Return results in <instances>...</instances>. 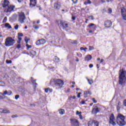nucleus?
Instances as JSON below:
<instances>
[{
  "label": "nucleus",
  "instance_id": "nucleus-1",
  "mask_svg": "<svg viewBox=\"0 0 126 126\" xmlns=\"http://www.w3.org/2000/svg\"><path fill=\"white\" fill-rule=\"evenodd\" d=\"M126 71L121 69L119 71V84L120 85H124L126 83Z\"/></svg>",
  "mask_w": 126,
  "mask_h": 126
},
{
  "label": "nucleus",
  "instance_id": "nucleus-2",
  "mask_svg": "<svg viewBox=\"0 0 126 126\" xmlns=\"http://www.w3.org/2000/svg\"><path fill=\"white\" fill-rule=\"evenodd\" d=\"M125 120H126V117L124 115L119 114L116 118L117 123L120 126H126V122Z\"/></svg>",
  "mask_w": 126,
  "mask_h": 126
},
{
  "label": "nucleus",
  "instance_id": "nucleus-3",
  "mask_svg": "<svg viewBox=\"0 0 126 126\" xmlns=\"http://www.w3.org/2000/svg\"><path fill=\"white\" fill-rule=\"evenodd\" d=\"M15 40L13 39L11 37H8L6 38L5 41V46L6 47H11L15 44Z\"/></svg>",
  "mask_w": 126,
  "mask_h": 126
},
{
  "label": "nucleus",
  "instance_id": "nucleus-4",
  "mask_svg": "<svg viewBox=\"0 0 126 126\" xmlns=\"http://www.w3.org/2000/svg\"><path fill=\"white\" fill-rule=\"evenodd\" d=\"M25 14L24 13L22 12L19 14V21L20 23H24V20H25Z\"/></svg>",
  "mask_w": 126,
  "mask_h": 126
},
{
  "label": "nucleus",
  "instance_id": "nucleus-5",
  "mask_svg": "<svg viewBox=\"0 0 126 126\" xmlns=\"http://www.w3.org/2000/svg\"><path fill=\"white\" fill-rule=\"evenodd\" d=\"M116 119H115V116H114V114H111L110 117V120L109 123L111 125H112V126H116Z\"/></svg>",
  "mask_w": 126,
  "mask_h": 126
},
{
  "label": "nucleus",
  "instance_id": "nucleus-6",
  "mask_svg": "<svg viewBox=\"0 0 126 126\" xmlns=\"http://www.w3.org/2000/svg\"><path fill=\"white\" fill-rule=\"evenodd\" d=\"M89 126H99V122L95 120H91L89 122Z\"/></svg>",
  "mask_w": 126,
  "mask_h": 126
},
{
  "label": "nucleus",
  "instance_id": "nucleus-7",
  "mask_svg": "<svg viewBox=\"0 0 126 126\" xmlns=\"http://www.w3.org/2000/svg\"><path fill=\"white\" fill-rule=\"evenodd\" d=\"M56 86L59 87V88H62L63 85V81L61 79L56 80V83H55Z\"/></svg>",
  "mask_w": 126,
  "mask_h": 126
},
{
  "label": "nucleus",
  "instance_id": "nucleus-8",
  "mask_svg": "<svg viewBox=\"0 0 126 126\" xmlns=\"http://www.w3.org/2000/svg\"><path fill=\"white\" fill-rule=\"evenodd\" d=\"M36 46H41V45H44V44H46V40L44 39H40L36 41L35 43Z\"/></svg>",
  "mask_w": 126,
  "mask_h": 126
},
{
  "label": "nucleus",
  "instance_id": "nucleus-9",
  "mask_svg": "<svg viewBox=\"0 0 126 126\" xmlns=\"http://www.w3.org/2000/svg\"><path fill=\"white\" fill-rule=\"evenodd\" d=\"M71 124L72 126H79V122L75 119H70Z\"/></svg>",
  "mask_w": 126,
  "mask_h": 126
},
{
  "label": "nucleus",
  "instance_id": "nucleus-10",
  "mask_svg": "<svg viewBox=\"0 0 126 126\" xmlns=\"http://www.w3.org/2000/svg\"><path fill=\"white\" fill-rule=\"evenodd\" d=\"M15 6L14 5H8V7L4 10L5 12H11L14 9Z\"/></svg>",
  "mask_w": 126,
  "mask_h": 126
},
{
  "label": "nucleus",
  "instance_id": "nucleus-11",
  "mask_svg": "<svg viewBox=\"0 0 126 126\" xmlns=\"http://www.w3.org/2000/svg\"><path fill=\"white\" fill-rule=\"evenodd\" d=\"M121 14L123 19L126 20V9L125 7L121 8Z\"/></svg>",
  "mask_w": 126,
  "mask_h": 126
},
{
  "label": "nucleus",
  "instance_id": "nucleus-12",
  "mask_svg": "<svg viewBox=\"0 0 126 126\" xmlns=\"http://www.w3.org/2000/svg\"><path fill=\"white\" fill-rule=\"evenodd\" d=\"M9 5V1L7 0H4L3 3H2V7L4 8V10L6 9L7 7Z\"/></svg>",
  "mask_w": 126,
  "mask_h": 126
},
{
  "label": "nucleus",
  "instance_id": "nucleus-13",
  "mask_svg": "<svg viewBox=\"0 0 126 126\" xmlns=\"http://www.w3.org/2000/svg\"><path fill=\"white\" fill-rule=\"evenodd\" d=\"M104 26L107 28H109V27H111L112 26V22L111 21H107L104 23Z\"/></svg>",
  "mask_w": 126,
  "mask_h": 126
},
{
  "label": "nucleus",
  "instance_id": "nucleus-14",
  "mask_svg": "<svg viewBox=\"0 0 126 126\" xmlns=\"http://www.w3.org/2000/svg\"><path fill=\"white\" fill-rule=\"evenodd\" d=\"M30 2L31 7H34L37 3V1L36 0H30Z\"/></svg>",
  "mask_w": 126,
  "mask_h": 126
},
{
  "label": "nucleus",
  "instance_id": "nucleus-15",
  "mask_svg": "<svg viewBox=\"0 0 126 126\" xmlns=\"http://www.w3.org/2000/svg\"><path fill=\"white\" fill-rule=\"evenodd\" d=\"M12 92H11V91H9L7 92V91H5L3 93H0L1 95H8V96H10V95H11Z\"/></svg>",
  "mask_w": 126,
  "mask_h": 126
},
{
  "label": "nucleus",
  "instance_id": "nucleus-16",
  "mask_svg": "<svg viewBox=\"0 0 126 126\" xmlns=\"http://www.w3.org/2000/svg\"><path fill=\"white\" fill-rule=\"evenodd\" d=\"M54 8L57 10H59L61 8V3H55L54 4Z\"/></svg>",
  "mask_w": 126,
  "mask_h": 126
},
{
  "label": "nucleus",
  "instance_id": "nucleus-17",
  "mask_svg": "<svg viewBox=\"0 0 126 126\" xmlns=\"http://www.w3.org/2000/svg\"><path fill=\"white\" fill-rule=\"evenodd\" d=\"M60 24L62 25L63 28H67L68 25L67 23H63V21H60Z\"/></svg>",
  "mask_w": 126,
  "mask_h": 126
},
{
  "label": "nucleus",
  "instance_id": "nucleus-18",
  "mask_svg": "<svg viewBox=\"0 0 126 126\" xmlns=\"http://www.w3.org/2000/svg\"><path fill=\"white\" fill-rule=\"evenodd\" d=\"M99 108L98 107L94 108L93 109L92 113L93 114H97V113H99Z\"/></svg>",
  "mask_w": 126,
  "mask_h": 126
},
{
  "label": "nucleus",
  "instance_id": "nucleus-19",
  "mask_svg": "<svg viewBox=\"0 0 126 126\" xmlns=\"http://www.w3.org/2000/svg\"><path fill=\"white\" fill-rule=\"evenodd\" d=\"M91 59H92V56L90 55H88L85 57V60L88 62L89 61H90Z\"/></svg>",
  "mask_w": 126,
  "mask_h": 126
},
{
  "label": "nucleus",
  "instance_id": "nucleus-20",
  "mask_svg": "<svg viewBox=\"0 0 126 126\" xmlns=\"http://www.w3.org/2000/svg\"><path fill=\"white\" fill-rule=\"evenodd\" d=\"M1 113H3V114H9V113H10V111L8 110L3 109L1 111Z\"/></svg>",
  "mask_w": 126,
  "mask_h": 126
},
{
  "label": "nucleus",
  "instance_id": "nucleus-21",
  "mask_svg": "<svg viewBox=\"0 0 126 126\" xmlns=\"http://www.w3.org/2000/svg\"><path fill=\"white\" fill-rule=\"evenodd\" d=\"M59 114L60 115H64V110L61 109L59 110Z\"/></svg>",
  "mask_w": 126,
  "mask_h": 126
},
{
  "label": "nucleus",
  "instance_id": "nucleus-22",
  "mask_svg": "<svg viewBox=\"0 0 126 126\" xmlns=\"http://www.w3.org/2000/svg\"><path fill=\"white\" fill-rule=\"evenodd\" d=\"M87 1L84 2V4L87 5V4H91L92 3V2L90 1V0H86Z\"/></svg>",
  "mask_w": 126,
  "mask_h": 126
},
{
  "label": "nucleus",
  "instance_id": "nucleus-23",
  "mask_svg": "<svg viewBox=\"0 0 126 126\" xmlns=\"http://www.w3.org/2000/svg\"><path fill=\"white\" fill-rule=\"evenodd\" d=\"M5 27H7L8 28V29H11V26H10V25L8 23H6L5 24Z\"/></svg>",
  "mask_w": 126,
  "mask_h": 126
},
{
  "label": "nucleus",
  "instance_id": "nucleus-24",
  "mask_svg": "<svg viewBox=\"0 0 126 126\" xmlns=\"http://www.w3.org/2000/svg\"><path fill=\"white\" fill-rule=\"evenodd\" d=\"M89 84H90V85H91V84H92V83H93V79H89L88 78H87Z\"/></svg>",
  "mask_w": 126,
  "mask_h": 126
},
{
  "label": "nucleus",
  "instance_id": "nucleus-25",
  "mask_svg": "<svg viewBox=\"0 0 126 126\" xmlns=\"http://www.w3.org/2000/svg\"><path fill=\"white\" fill-rule=\"evenodd\" d=\"M25 41L26 44H27V43H28V42H29V41H30V38H28V37H27V36H26L25 37Z\"/></svg>",
  "mask_w": 126,
  "mask_h": 126
},
{
  "label": "nucleus",
  "instance_id": "nucleus-26",
  "mask_svg": "<svg viewBox=\"0 0 126 126\" xmlns=\"http://www.w3.org/2000/svg\"><path fill=\"white\" fill-rule=\"evenodd\" d=\"M31 55H32V56H36V51H33V50H32L31 51Z\"/></svg>",
  "mask_w": 126,
  "mask_h": 126
},
{
  "label": "nucleus",
  "instance_id": "nucleus-27",
  "mask_svg": "<svg viewBox=\"0 0 126 126\" xmlns=\"http://www.w3.org/2000/svg\"><path fill=\"white\" fill-rule=\"evenodd\" d=\"M81 51H84L85 52H86V50H88V48L85 47V48L83 47H81L80 48Z\"/></svg>",
  "mask_w": 126,
  "mask_h": 126
},
{
  "label": "nucleus",
  "instance_id": "nucleus-28",
  "mask_svg": "<svg viewBox=\"0 0 126 126\" xmlns=\"http://www.w3.org/2000/svg\"><path fill=\"white\" fill-rule=\"evenodd\" d=\"M36 80L33 81V78H32V82L34 84V85H37V83H35Z\"/></svg>",
  "mask_w": 126,
  "mask_h": 126
},
{
  "label": "nucleus",
  "instance_id": "nucleus-29",
  "mask_svg": "<svg viewBox=\"0 0 126 126\" xmlns=\"http://www.w3.org/2000/svg\"><path fill=\"white\" fill-rule=\"evenodd\" d=\"M33 28L35 30H38V29H39V26H38L37 25H34V26H33Z\"/></svg>",
  "mask_w": 126,
  "mask_h": 126
},
{
  "label": "nucleus",
  "instance_id": "nucleus-30",
  "mask_svg": "<svg viewBox=\"0 0 126 126\" xmlns=\"http://www.w3.org/2000/svg\"><path fill=\"white\" fill-rule=\"evenodd\" d=\"M89 27H92V26H94L93 27V28H95L96 27L95 26V24H90L89 26H88Z\"/></svg>",
  "mask_w": 126,
  "mask_h": 126
},
{
  "label": "nucleus",
  "instance_id": "nucleus-31",
  "mask_svg": "<svg viewBox=\"0 0 126 126\" xmlns=\"http://www.w3.org/2000/svg\"><path fill=\"white\" fill-rule=\"evenodd\" d=\"M89 51H93V50H94V47L89 46Z\"/></svg>",
  "mask_w": 126,
  "mask_h": 126
},
{
  "label": "nucleus",
  "instance_id": "nucleus-32",
  "mask_svg": "<svg viewBox=\"0 0 126 126\" xmlns=\"http://www.w3.org/2000/svg\"><path fill=\"white\" fill-rule=\"evenodd\" d=\"M26 47H27V50H28L29 49H31V48H32V46L29 45L28 44H26Z\"/></svg>",
  "mask_w": 126,
  "mask_h": 126
},
{
  "label": "nucleus",
  "instance_id": "nucleus-33",
  "mask_svg": "<svg viewBox=\"0 0 126 126\" xmlns=\"http://www.w3.org/2000/svg\"><path fill=\"white\" fill-rule=\"evenodd\" d=\"M4 82L2 81H0V86H4Z\"/></svg>",
  "mask_w": 126,
  "mask_h": 126
},
{
  "label": "nucleus",
  "instance_id": "nucleus-34",
  "mask_svg": "<svg viewBox=\"0 0 126 126\" xmlns=\"http://www.w3.org/2000/svg\"><path fill=\"white\" fill-rule=\"evenodd\" d=\"M89 19H92V20H94V17L93 16H90L88 17Z\"/></svg>",
  "mask_w": 126,
  "mask_h": 126
},
{
  "label": "nucleus",
  "instance_id": "nucleus-35",
  "mask_svg": "<svg viewBox=\"0 0 126 126\" xmlns=\"http://www.w3.org/2000/svg\"><path fill=\"white\" fill-rule=\"evenodd\" d=\"M19 27V26H18V25H16L14 27V29H15V30H18Z\"/></svg>",
  "mask_w": 126,
  "mask_h": 126
},
{
  "label": "nucleus",
  "instance_id": "nucleus-36",
  "mask_svg": "<svg viewBox=\"0 0 126 126\" xmlns=\"http://www.w3.org/2000/svg\"><path fill=\"white\" fill-rule=\"evenodd\" d=\"M6 63H12V61H11V60H6Z\"/></svg>",
  "mask_w": 126,
  "mask_h": 126
},
{
  "label": "nucleus",
  "instance_id": "nucleus-37",
  "mask_svg": "<svg viewBox=\"0 0 126 126\" xmlns=\"http://www.w3.org/2000/svg\"><path fill=\"white\" fill-rule=\"evenodd\" d=\"M50 90V88H48L45 89V92L46 93H48L49 92V90Z\"/></svg>",
  "mask_w": 126,
  "mask_h": 126
},
{
  "label": "nucleus",
  "instance_id": "nucleus-38",
  "mask_svg": "<svg viewBox=\"0 0 126 126\" xmlns=\"http://www.w3.org/2000/svg\"><path fill=\"white\" fill-rule=\"evenodd\" d=\"M18 35L19 37H23V33H19Z\"/></svg>",
  "mask_w": 126,
  "mask_h": 126
},
{
  "label": "nucleus",
  "instance_id": "nucleus-39",
  "mask_svg": "<svg viewBox=\"0 0 126 126\" xmlns=\"http://www.w3.org/2000/svg\"><path fill=\"white\" fill-rule=\"evenodd\" d=\"M82 114L81 112H79L78 111H76V115H78L79 116Z\"/></svg>",
  "mask_w": 126,
  "mask_h": 126
},
{
  "label": "nucleus",
  "instance_id": "nucleus-40",
  "mask_svg": "<svg viewBox=\"0 0 126 126\" xmlns=\"http://www.w3.org/2000/svg\"><path fill=\"white\" fill-rule=\"evenodd\" d=\"M6 20H7V18L5 17L3 19V22H6Z\"/></svg>",
  "mask_w": 126,
  "mask_h": 126
},
{
  "label": "nucleus",
  "instance_id": "nucleus-41",
  "mask_svg": "<svg viewBox=\"0 0 126 126\" xmlns=\"http://www.w3.org/2000/svg\"><path fill=\"white\" fill-rule=\"evenodd\" d=\"M18 98H19V95H16L15 96V99H16V100H17V99H18Z\"/></svg>",
  "mask_w": 126,
  "mask_h": 126
},
{
  "label": "nucleus",
  "instance_id": "nucleus-42",
  "mask_svg": "<svg viewBox=\"0 0 126 126\" xmlns=\"http://www.w3.org/2000/svg\"><path fill=\"white\" fill-rule=\"evenodd\" d=\"M21 48V45L20 44H18L17 45V49H20Z\"/></svg>",
  "mask_w": 126,
  "mask_h": 126
},
{
  "label": "nucleus",
  "instance_id": "nucleus-43",
  "mask_svg": "<svg viewBox=\"0 0 126 126\" xmlns=\"http://www.w3.org/2000/svg\"><path fill=\"white\" fill-rule=\"evenodd\" d=\"M84 94L85 95H88V94H89V92L86 91L84 92Z\"/></svg>",
  "mask_w": 126,
  "mask_h": 126
},
{
  "label": "nucleus",
  "instance_id": "nucleus-44",
  "mask_svg": "<svg viewBox=\"0 0 126 126\" xmlns=\"http://www.w3.org/2000/svg\"><path fill=\"white\" fill-rule=\"evenodd\" d=\"M72 1L73 2V3H77V0H72Z\"/></svg>",
  "mask_w": 126,
  "mask_h": 126
},
{
  "label": "nucleus",
  "instance_id": "nucleus-45",
  "mask_svg": "<svg viewBox=\"0 0 126 126\" xmlns=\"http://www.w3.org/2000/svg\"><path fill=\"white\" fill-rule=\"evenodd\" d=\"M81 94V93H79L78 94L77 97L78 98H80V94Z\"/></svg>",
  "mask_w": 126,
  "mask_h": 126
},
{
  "label": "nucleus",
  "instance_id": "nucleus-46",
  "mask_svg": "<svg viewBox=\"0 0 126 126\" xmlns=\"http://www.w3.org/2000/svg\"><path fill=\"white\" fill-rule=\"evenodd\" d=\"M109 13H112V9H108Z\"/></svg>",
  "mask_w": 126,
  "mask_h": 126
},
{
  "label": "nucleus",
  "instance_id": "nucleus-47",
  "mask_svg": "<svg viewBox=\"0 0 126 126\" xmlns=\"http://www.w3.org/2000/svg\"><path fill=\"white\" fill-rule=\"evenodd\" d=\"M93 101L94 103H97V100H95L94 98H93Z\"/></svg>",
  "mask_w": 126,
  "mask_h": 126
},
{
  "label": "nucleus",
  "instance_id": "nucleus-48",
  "mask_svg": "<svg viewBox=\"0 0 126 126\" xmlns=\"http://www.w3.org/2000/svg\"><path fill=\"white\" fill-rule=\"evenodd\" d=\"M81 104H82V105H84L85 104V101L83 100L81 102Z\"/></svg>",
  "mask_w": 126,
  "mask_h": 126
},
{
  "label": "nucleus",
  "instance_id": "nucleus-49",
  "mask_svg": "<svg viewBox=\"0 0 126 126\" xmlns=\"http://www.w3.org/2000/svg\"><path fill=\"white\" fill-rule=\"evenodd\" d=\"M89 67H90V68H92V67H93V64H90L89 65Z\"/></svg>",
  "mask_w": 126,
  "mask_h": 126
},
{
  "label": "nucleus",
  "instance_id": "nucleus-50",
  "mask_svg": "<svg viewBox=\"0 0 126 126\" xmlns=\"http://www.w3.org/2000/svg\"><path fill=\"white\" fill-rule=\"evenodd\" d=\"M72 43H73V44H77V41L75 40V41H74L73 42H72Z\"/></svg>",
  "mask_w": 126,
  "mask_h": 126
},
{
  "label": "nucleus",
  "instance_id": "nucleus-51",
  "mask_svg": "<svg viewBox=\"0 0 126 126\" xmlns=\"http://www.w3.org/2000/svg\"><path fill=\"white\" fill-rule=\"evenodd\" d=\"M49 92H50V93H51L53 92V90L49 88Z\"/></svg>",
  "mask_w": 126,
  "mask_h": 126
},
{
  "label": "nucleus",
  "instance_id": "nucleus-52",
  "mask_svg": "<svg viewBox=\"0 0 126 126\" xmlns=\"http://www.w3.org/2000/svg\"><path fill=\"white\" fill-rule=\"evenodd\" d=\"M18 40H19V41H21V40H22V38L21 37H18Z\"/></svg>",
  "mask_w": 126,
  "mask_h": 126
},
{
  "label": "nucleus",
  "instance_id": "nucleus-53",
  "mask_svg": "<svg viewBox=\"0 0 126 126\" xmlns=\"http://www.w3.org/2000/svg\"><path fill=\"white\" fill-rule=\"evenodd\" d=\"M21 42V41L20 40H19V39H18V40L17 41V42L18 44H20Z\"/></svg>",
  "mask_w": 126,
  "mask_h": 126
},
{
  "label": "nucleus",
  "instance_id": "nucleus-54",
  "mask_svg": "<svg viewBox=\"0 0 126 126\" xmlns=\"http://www.w3.org/2000/svg\"><path fill=\"white\" fill-rule=\"evenodd\" d=\"M103 62H104V59H101L100 63H103Z\"/></svg>",
  "mask_w": 126,
  "mask_h": 126
},
{
  "label": "nucleus",
  "instance_id": "nucleus-55",
  "mask_svg": "<svg viewBox=\"0 0 126 126\" xmlns=\"http://www.w3.org/2000/svg\"><path fill=\"white\" fill-rule=\"evenodd\" d=\"M72 20H75V17H72Z\"/></svg>",
  "mask_w": 126,
  "mask_h": 126
},
{
  "label": "nucleus",
  "instance_id": "nucleus-56",
  "mask_svg": "<svg viewBox=\"0 0 126 126\" xmlns=\"http://www.w3.org/2000/svg\"><path fill=\"white\" fill-rule=\"evenodd\" d=\"M4 97L2 96L1 95H0V99H3Z\"/></svg>",
  "mask_w": 126,
  "mask_h": 126
},
{
  "label": "nucleus",
  "instance_id": "nucleus-57",
  "mask_svg": "<svg viewBox=\"0 0 126 126\" xmlns=\"http://www.w3.org/2000/svg\"><path fill=\"white\" fill-rule=\"evenodd\" d=\"M16 117V115H12V118H15Z\"/></svg>",
  "mask_w": 126,
  "mask_h": 126
},
{
  "label": "nucleus",
  "instance_id": "nucleus-58",
  "mask_svg": "<svg viewBox=\"0 0 126 126\" xmlns=\"http://www.w3.org/2000/svg\"><path fill=\"white\" fill-rule=\"evenodd\" d=\"M101 2L104 3V2H105V0H101Z\"/></svg>",
  "mask_w": 126,
  "mask_h": 126
},
{
  "label": "nucleus",
  "instance_id": "nucleus-59",
  "mask_svg": "<svg viewBox=\"0 0 126 126\" xmlns=\"http://www.w3.org/2000/svg\"><path fill=\"white\" fill-rule=\"evenodd\" d=\"M72 98H73V99H75L76 98V97L74 95L72 96Z\"/></svg>",
  "mask_w": 126,
  "mask_h": 126
},
{
  "label": "nucleus",
  "instance_id": "nucleus-60",
  "mask_svg": "<svg viewBox=\"0 0 126 126\" xmlns=\"http://www.w3.org/2000/svg\"><path fill=\"white\" fill-rule=\"evenodd\" d=\"M79 116L80 119H82V115L81 114V115H79Z\"/></svg>",
  "mask_w": 126,
  "mask_h": 126
},
{
  "label": "nucleus",
  "instance_id": "nucleus-61",
  "mask_svg": "<svg viewBox=\"0 0 126 126\" xmlns=\"http://www.w3.org/2000/svg\"><path fill=\"white\" fill-rule=\"evenodd\" d=\"M39 23H40V20H38V21H37V24H39Z\"/></svg>",
  "mask_w": 126,
  "mask_h": 126
},
{
  "label": "nucleus",
  "instance_id": "nucleus-62",
  "mask_svg": "<svg viewBox=\"0 0 126 126\" xmlns=\"http://www.w3.org/2000/svg\"><path fill=\"white\" fill-rule=\"evenodd\" d=\"M72 84L73 85H74V84H75V82H72Z\"/></svg>",
  "mask_w": 126,
  "mask_h": 126
},
{
  "label": "nucleus",
  "instance_id": "nucleus-63",
  "mask_svg": "<svg viewBox=\"0 0 126 126\" xmlns=\"http://www.w3.org/2000/svg\"><path fill=\"white\" fill-rule=\"evenodd\" d=\"M18 0V2H21V1H22V0Z\"/></svg>",
  "mask_w": 126,
  "mask_h": 126
},
{
  "label": "nucleus",
  "instance_id": "nucleus-64",
  "mask_svg": "<svg viewBox=\"0 0 126 126\" xmlns=\"http://www.w3.org/2000/svg\"><path fill=\"white\" fill-rule=\"evenodd\" d=\"M93 103H90V106H93Z\"/></svg>",
  "mask_w": 126,
  "mask_h": 126
}]
</instances>
